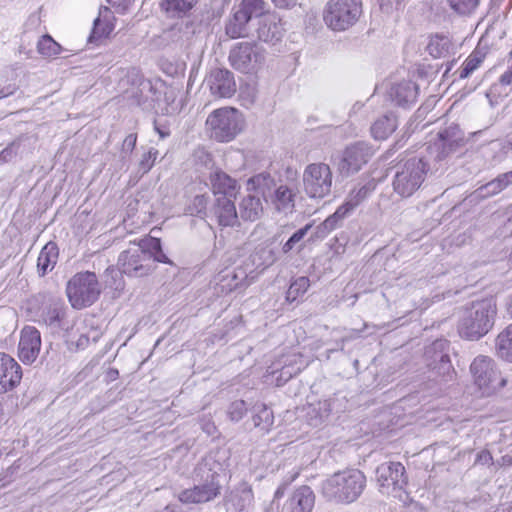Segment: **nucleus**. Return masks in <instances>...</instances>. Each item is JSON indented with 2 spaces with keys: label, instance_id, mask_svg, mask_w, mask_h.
<instances>
[{
  "label": "nucleus",
  "instance_id": "a211bd4d",
  "mask_svg": "<svg viewBox=\"0 0 512 512\" xmlns=\"http://www.w3.org/2000/svg\"><path fill=\"white\" fill-rule=\"evenodd\" d=\"M298 194L297 186L294 184H280L270 193L266 202L281 214L289 215L295 210L296 198Z\"/></svg>",
  "mask_w": 512,
  "mask_h": 512
},
{
  "label": "nucleus",
  "instance_id": "49530a36",
  "mask_svg": "<svg viewBox=\"0 0 512 512\" xmlns=\"http://www.w3.org/2000/svg\"><path fill=\"white\" fill-rule=\"evenodd\" d=\"M38 52L46 57L56 56L61 51V46L49 35H44L38 41Z\"/></svg>",
  "mask_w": 512,
  "mask_h": 512
},
{
  "label": "nucleus",
  "instance_id": "a19ab883",
  "mask_svg": "<svg viewBox=\"0 0 512 512\" xmlns=\"http://www.w3.org/2000/svg\"><path fill=\"white\" fill-rule=\"evenodd\" d=\"M254 427L268 432L274 423L273 411L266 405L256 407V413L252 416Z\"/></svg>",
  "mask_w": 512,
  "mask_h": 512
},
{
  "label": "nucleus",
  "instance_id": "c85d7f7f",
  "mask_svg": "<svg viewBox=\"0 0 512 512\" xmlns=\"http://www.w3.org/2000/svg\"><path fill=\"white\" fill-rule=\"evenodd\" d=\"M59 250L54 242H48L40 251L37 259V270L40 276L52 271L57 263Z\"/></svg>",
  "mask_w": 512,
  "mask_h": 512
},
{
  "label": "nucleus",
  "instance_id": "393cba45",
  "mask_svg": "<svg viewBox=\"0 0 512 512\" xmlns=\"http://www.w3.org/2000/svg\"><path fill=\"white\" fill-rule=\"evenodd\" d=\"M512 187V171L499 174L496 178L477 188L473 195L476 199H487Z\"/></svg>",
  "mask_w": 512,
  "mask_h": 512
},
{
  "label": "nucleus",
  "instance_id": "cd10ccee",
  "mask_svg": "<svg viewBox=\"0 0 512 512\" xmlns=\"http://www.w3.org/2000/svg\"><path fill=\"white\" fill-rule=\"evenodd\" d=\"M113 19L114 16L111 10L108 7H101L98 17L94 20L89 41H98L99 39L109 36L114 29Z\"/></svg>",
  "mask_w": 512,
  "mask_h": 512
},
{
  "label": "nucleus",
  "instance_id": "f03ea898",
  "mask_svg": "<svg viewBox=\"0 0 512 512\" xmlns=\"http://www.w3.org/2000/svg\"><path fill=\"white\" fill-rule=\"evenodd\" d=\"M223 467L213 456L202 459L196 467L199 484L185 489L178 494V499L184 504H200L213 500L220 494Z\"/></svg>",
  "mask_w": 512,
  "mask_h": 512
},
{
  "label": "nucleus",
  "instance_id": "5fc2aeb1",
  "mask_svg": "<svg viewBox=\"0 0 512 512\" xmlns=\"http://www.w3.org/2000/svg\"><path fill=\"white\" fill-rule=\"evenodd\" d=\"M476 464L487 465L493 463V457L488 450H482L477 454Z\"/></svg>",
  "mask_w": 512,
  "mask_h": 512
},
{
  "label": "nucleus",
  "instance_id": "7c9ffc66",
  "mask_svg": "<svg viewBox=\"0 0 512 512\" xmlns=\"http://www.w3.org/2000/svg\"><path fill=\"white\" fill-rule=\"evenodd\" d=\"M239 210L243 220L254 222L261 218L263 205L259 197L248 195L242 199Z\"/></svg>",
  "mask_w": 512,
  "mask_h": 512
},
{
  "label": "nucleus",
  "instance_id": "0e129e2a",
  "mask_svg": "<svg viewBox=\"0 0 512 512\" xmlns=\"http://www.w3.org/2000/svg\"><path fill=\"white\" fill-rule=\"evenodd\" d=\"M89 344V337L85 334H82L79 336L78 340L76 341V348L77 349H85Z\"/></svg>",
  "mask_w": 512,
  "mask_h": 512
},
{
  "label": "nucleus",
  "instance_id": "338daca9",
  "mask_svg": "<svg viewBox=\"0 0 512 512\" xmlns=\"http://www.w3.org/2000/svg\"><path fill=\"white\" fill-rule=\"evenodd\" d=\"M205 430L208 434H212L213 430H215V426L212 425V424H208L206 427H205Z\"/></svg>",
  "mask_w": 512,
  "mask_h": 512
},
{
  "label": "nucleus",
  "instance_id": "5701e85b",
  "mask_svg": "<svg viewBox=\"0 0 512 512\" xmlns=\"http://www.w3.org/2000/svg\"><path fill=\"white\" fill-rule=\"evenodd\" d=\"M235 198L219 196L212 208V215L219 226L233 227L238 223V214L234 204Z\"/></svg>",
  "mask_w": 512,
  "mask_h": 512
},
{
  "label": "nucleus",
  "instance_id": "2f4dec72",
  "mask_svg": "<svg viewBox=\"0 0 512 512\" xmlns=\"http://www.w3.org/2000/svg\"><path fill=\"white\" fill-rule=\"evenodd\" d=\"M397 125V117L394 114H385L372 125V136L377 140H385L396 130Z\"/></svg>",
  "mask_w": 512,
  "mask_h": 512
},
{
  "label": "nucleus",
  "instance_id": "bf43d9fd",
  "mask_svg": "<svg viewBox=\"0 0 512 512\" xmlns=\"http://www.w3.org/2000/svg\"><path fill=\"white\" fill-rule=\"evenodd\" d=\"M277 8L290 9L294 7L298 0H271Z\"/></svg>",
  "mask_w": 512,
  "mask_h": 512
},
{
  "label": "nucleus",
  "instance_id": "9b49d317",
  "mask_svg": "<svg viewBox=\"0 0 512 512\" xmlns=\"http://www.w3.org/2000/svg\"><path fill=\"white\" fill-rule=\"evenodd\" d=\"M332 171L325 163L309 164L303 172L305 193L310 198L322 199L330 194Z\"/></svg>",
  "mask_w": 512,
  "mask_h": 512
},
{
  "label": "nucleus",
  "instance_id": "8fccbe9b",
  "mask_svg": "<svg viewBox=\"0 0 512 512\" xmlns=\"http://www.w3.org/2000/svg\"><path fill=\"white\" fill-rule=\"evenodd\" d=\"M122 272H121V268H115L113 266L111 267H108L106 270H105V273H104V277H105V284L110 287V288H113L115 290H119V289H122L123 288V283H122Z\"/></svg>",
  "mask_w": 512,
  "mask_h": 512
},
{
  "label": "nucleus",
  "instance_id": "6ab92c4d",
  "mask_svg": "<svg viewBox=\"0 0 512 512\" xmlns=\"http://www.w3.org/2000/svg\"><path fill=\"white\" fill-rule=\"evenodd\" d=\"M41 335L40 332L32 326H26L21 331V337L18 346V355L25 364L33 363L40 352Z\"/></svg>",
  "mask_w": 512,
  "mask_h": 512
},
{
  "label": "nucleus",
  "instance_id": "412c9836",
  "mask_svg": "<svg viewBox=\"0 0 512 512\" xmlns=\"http://www.w3.org/2000/svg\"><path fill=\"white\" fill-rule=\"evenodd\" d=\"M254 23L235 7L224 22L225 35L229 39L248 38L252 36Z\"/></svg>",
  "mask_w": 512,
  "mask_h": 512
},
{
  "label": "nucleus",
  "instance_id": "c03bdc74",
  "mask_svg": "<svg viewBox=\"0 0 512 512\" xmlns=\"http://www.w3.org/2000/svg\"><path fill=\"white\" fill-rule=\"evenodd\" d=\"M484 55L479 51L472 52L463 63L459 71V78L464 79L469 77L482 63Z\"/></svg>",
  "mask_w": 512,
  "mask_h": 512
},
{
  "label": "nucleus",
  "instance_id": "37998d69",
  "mask_svg": "<svg viewBox=\"0 0 512 512\" xmlns=\"http://www.w3.org/2000/svg\"><path fill=\"white\" fill-rule=\"evenodd\" d=\"M312 228V224H306L304 227L294 232L291 237L283 244L282 251L284 254L289 253L293 249L297 248L299 251L303 245L301 241L307 235L308 231Z\"/></svg>",
  "mask_w": 512,
  "mask_h": 512
},
{
  "label": "nucleus",
  "instance_id": "f257e3e1",
  "mask_svg": "<svg viewBox=\"0 0 512 512\" xmlns=\"http://www.w3.org/2000/svg\"><path fill=\"white\" fill-rule=\"evenodd\" d=\"M438 139L428 147V157H412L395 166L393 190L400 197H410L422 185L429 171L445 168L453 157L466 150V139L458 125L452 124L438 132Z\"/></svg>",
  "mask_w": 512,
  "mask_h": 512
},
{
  "label": "nucleus",
  "instance_id": "e433bc0d",
  "mask_svg": "<svg viewBox=\"0 0 512 512\" xmlns=\"http://www.w3.org/2000/svg\"><path fill=\"white\" fill-rule=\"evenodd\" d=\"M431 376L443 382L451 381L455 375V370L451 364L449 355H441L440 362L428 366Z\"/></svg>",
  "mask_w": 512,
  "mask_h": 512
},
{
  "label": "nucleus",
  "instance_id": "1a4fd4ad",
  "mask_svg": "<svg viewBox=\"0 0 512 512\" xmlns=\"http://www.w3.org/2000/svg\"><path fill=\"white\" fill-rule=\"evenodd\" d=\"M228 61L237 71L254 73L265 62V51L255 42H240L229 51Z\"/></svg>",
  "mask_w": 512,
  "mask_h": 512
},
{
  "label": "nucleus",
  "instance_id": "6e6552de",
  "mask_svg": "<svg viewBox=\"0 0 512 512\" xmlns=\"http://www.w3.org/2000/svg\"><path fill=\"white\" fill-rule=\"evenodd\" d=\"M206 124L211 136L220 142H228L243 128V119L235 108L225 107L214 110L207 118Z\"/></svg>",
  "mask_w": 512,
  "mask_h": 512
},
{
  "label": "nucleus",
  "instance_id": "39448f33",
  "mask_svg": "<svg viewBox=\"0 0 512 512\" xmlns=\"http://www.w3.org/2000/svg\"><path fill=\"white\" fill-rule=\"evenodd\" d=\"M66 294L73 308L83 309L98 300L101 284L94 272H78L67 282Z\"/></svg>",
  "mask_w": 512,
  "mask_h": 512
},
{
  "label": "nucleus",
  "instance_id": "ea45409f",
  "mask_svg": "<svg viewBox=\"0 0 512 512\" xmlns=\"http://www.w3.org/2000/svg\"><path fill=\"white\" fill-rule=\"evenodd\" d=\"M142 247H144L145 251H148L153 259V267L155 268L154 263L160 262L165 264H172L171 260L166 256V254L162 250L161 241L158 238H148L143 239Z\"/></svg>",
  "mask_w": 512,
  "mask_h": 512
},
{
  "label": "nucleus",
  "instance_id": "3c124183",
  "mask_svg": "<svg viewBox=\"0 0 512 512\" xmlns=\"http://www.w3.org/2000/svg\"><path fill=\"white\" fill-rule=\"evenodd\" d=\"M246 412L247 407L245 401L236 400L229 405L227 414L230 420L238 422L243 418Z\"/></svg>",
  "mask_w": 512,
  "mask_h": 512
},
{
  "label": "nucleus",
  "instance_id": "c9c22d12",
  "mask_svg": "<svg viewBox=\"0 0 512 512\" xmlns=\"http://www.w3.org/2000/svg\"><path fill=\"white\" fill-rule=\"evenodd\" d=\"M198 0H162L161 10L169 17H182L186 15Z\"/></svg>",
  "mask_w": 512,
  "mask_h": 512
},
{
  "label": "nucleus",
  "instance_id": "052dcab7",
  "mask_svg": "<svg viewBox=\"0 0 512 512\" xmlns=\"http://www.w3.org/2000/svg\"><path fill=\"white\" fill-rule=\"evenodd\" d=\"M330 229L325 225V223H320L316 226L314 231V238H324L330 233Z\"/></svg>",
  "mask_w": 512,
  "mask_h": 512
},
{
  "label": "nucleus",
  "instance_id": "2eb2a0df",
  "mask_svg": "<svg viewBox=\"0 0 512 512\" xmlns=\"http://www.w3.org/2000/svg\"><path fill=\"white\" fill-rule=\"evenodd\" d=\"M253 273L248 264L235 268H226L216 278V289L218 293L228 294L232 291L247 287L250 282L248 277Z\"/></svg>",
  "mask_w": 512,
  "mask_h": 512
},
{
  "label": "nucleus",
  "instance_id": "e2e57ef3",
  "mask_svg": "<svg viewBox=\"0 0 512 512\" xmlns=\"http://www.w3.org/2000/svg\"><path fill=\"white\" fill-rule=\"evenodd\" d=\"M107 1L110 4H112L113 6H117L122 9H127L134 2V0H107Z\"/></svg>",
  "mask_w": 512,
  "mask_h": 512
},
{
  "label": "nucleus",
  "instance_id": "dca6fc26",
  "mask_svg": "<svg viewBox=\"0 0 512 512\" xmlns=\"http://www.w3.org/2000/svg\"><path fill=\"white\" fill-rule=\"evenodd\" d=\"M286 32L282 19L269 12L256 22L255 35L260 42L275 45L280 42Z\"/></svg>",
  "mask_w": 512,
  "mask_h": 512
},
{
  "label": "nucleus",
  "instance_id": "4468645a",
  "mask_svg": "<svg viewBox=\"0 0 512 512\" xmlns=\"http://www.w3.org/2000/svg\"><path fill=\"white\" fill-rule=\"evenodd\" d=\"M373 153L372 147L365 142H356L348 146L338 164L340 174L349 176L357 173L369 161Z\"/></svg>",
  "mask_w": 512,
  "mask_h": 512
},
{
  "label": "nucleus",
  "instance_id": "f704fd0d",
  "mask_svg": "<svg viewBox=\"0 0 512 512\" xmlns=\"http://www.w3.org/2000/svg\"><path fill=\"white\" fill-rule=\"evenodd\" d=\"M332 411V402L330 399L319 401L310 405L307 411V419L311 426L317 427L322 424Z\"/></svg>",
  "mask_w": 512,
  "mask_h": 512
},
{
  "label": "nucleus",
  "instance_id": "774afa93",
  "mask_svg": "<svg viewBox=\"0 0 512 512\" xmlns=\"http://www.w3.org/2000/svg\"><path fill=\"white\" fill-rule=\"evenodd\" d=\"M158 132H159L161 138H164L167 136V133H164L163 131L158 130Z\"/></svg>",
  "mask_w": 512,
  "mask_h": 512
},
{
  "label": "nucleus",
  "instance_id": "09e8293b",
  "mask_svg": "<svg viewBox=\"0 0 512 512\" xmlns=\"http://www.w3.org/2000/svg\"><path fill=\"white\" fill-rule=\"evenodd\" d=\"M159 155V151L156 148L151 147L146 153H144L138 163V173L143 176L148 173Z\"/></svg>",
  "mask_w": 512,
  "mask_h": 512
},
{
  "label": "nucleus",
  "instance_id": "680f3d73",
  "mask_svg": "<svg viewBox=\"0 0 512 512\" xmlns=\"http://www.w3.org/2000/svg\"><path fill=\"white\" fill-rule=\"evenodd\" d=\"M17 87L15 85H7L0 89V99L8 97L15 93Z\"/></svg>",
  "mask_w": 512,
  "mask_h": 512
},
{
  "label": "nucleus",
  "instance_id": "aec40b11",
  "mask_svg": "<svg viewBox=\"0 0 512 512\" xmlns=\"http://www.w3.org/2000/svg\"><path fill=\"white\" fill-rule=\"evenodd\" d=\"M21 379V366L10 355L0 352V394L13 390Z\"/></svg>",
  "mask_w": 512,
  "mask_h": 512
},
{
  "label": "nucleus",
  "instance_id": "473e14b6",
  "mask_svg": "<svg viewBox=\"0 0 512 512\" xmlns=\"http://www.w3.org/2000/svg\"><path fill=\"white\" fill-rule=\"evenodd\" d=\"M276 260L274 251L269 247L257 248L247 259L245 264H248L249 269L264 270L271 266Z\"/></svg>",
  "mask_w": 512,
  "mask_h": 512
},
{
  "label": "nucleus",
  "instance_id": "9d476101",
  "mask_svg": "<svg viewBox=\"0 0 512 512\" xmlns=\"http://www.w3.org/2000/svg\"><path fill=\"white\" fill-rule=\"evenodd\" d=\"M117 264L129 277L147 276L154 270L152 256L142 247V241L121 252Z\"/></svg>",
  "mask_w": 512,
  "mask_h": 512
},
{
  "label": "nucleus",
  "instance_id": "864d4df0",
  "mask_svg": "<svg viewBox=\"0 0 512 512\" xmlns=\"http://www.w3.org/2000/svg\"><path fill=\"white\" fill-rule=\"evenodd\" d=\"M137 142V134L136 133H130L126 136V138L123 140L122 148H121V154L122 158H125L126 155H129L133 152Z\"/></svg>",
  "mask_w": 512,
  "mask_h": 512
},
{
  "label": "nucleus",
  "instance_id": "69168bd1",
  "mask_svg": "<svg viewBox=\"0 0 512 512\" xmlns=\"http://www.w3.org/2000/svg\"><path fill=\"white\" fill-rule=\"evenodd\" d=\"M297 476H298V473H294V474L290 477V479H289L287 482H285L284 484H282L281 486H279V487H278V489H277V490H276V492H275V497H281V496L283 495V493H284V489H285V487H286L289 483H291L292 481H294V480H295V478H296Z\"/></svg>",
  "mask_w": 512,
  "mask_h": 512
},
{
  "label": "nucleus",
  "instance_id": "20e7f679",
  "mask_svg": "<svg viewBox=\"0 0 512 512\" xmlns=\"http://www.w3.org/2000/svg\"><path fill=\"white\" fill-rule=\"evenodd\" d=\"M496 314L497 307L493 299L472 302L465 308L459 321L460 336L468 340H479L494 326Z\"/></svg>",
  "mask_w": 512,
  "mask_h": 512
},
{
  "label": "nucleus",
  "instance_id": "4be33fe9",
  "mask_svg": "<svg viewBox=\"0 0 512 512\" xmlns=\"http://www.w3.org/2000/svg\"><path fill=\"white\" fill-rule=\"evenodd\" d=\"M419 87L412 81H402L391 85L387 95L391 102L400 107H407L417 100Z\"/></svg>",
  "mask_w": 512,
  "mask_h": 512
},
{
  "label": "nucleus",
  "instance_id": "b1692460",
  "mask_svg": "<svg viewBox=\"0 0 512 512\" xmlns=\"http://www.w3.org/2000/svg\"><path fill=\"white\" fill-rule=\"evenodd\" d=\"M210 182L212 191L216 198L219 196L236 198L240 189V186L235 179L219 169L210 174Z\"/></svg>",
  "mask_w": 512,
  "mask_h": 512
},
{
  "label": "nucleus",
  "instance_id": "6e6d98bb",
  "mask_svg": "<svg viewBox=\"0 0 512 512\" xmlns=\"http://www.w3.org/2000/svg\"><path fill=\"white\" fill-rule=\"evenodd\" d=\"M206 205H207V198L205 195H197L194 198L193 206H194L197 214L200 215L203 212V210L206 208Z\"/></svg>",
  "mask_w": 512,
  "mask_h": 512
},
{
  "label": "nucleus",
  "instance_id": "79ce46f5",
  "mask_svg": "<svg viewBox=\"0 0 512 512\" xmlns=\"http://www.w3.org/2000/svg\"><path fill=\"white\" fill-rule=\"evenodd\" d=\"M448 348V342L443 339L434 341L430 346L425 349V358L427 360V366L440 362L441 355H449L446 350Z\"/></svg>",
  "mask_w": 512,
  "mask_h": 512
},
{
  "label": "nucleus",
  "instance_id": "423d86ee",
  "mask_svg": "<svg viewBox=\"0 0 512 512\" xmlns=\"http://www.w3.org/2000/svg\"><path fill=\"white\" fill-rule=\"evenodd\" d=\"M470 373L474 384L483 395H491L506 385L495 360L486 355L476 356L470 364Z\"/></svg>",
  "mask_w": 512,
  "mask_h": 512
},
{
  "label": "nucleus",
  "instance_id": "c756f323",
  "mask_svg": "<svg viewBox=\"0 0 512 512\" xmlns=\"http://www.w3.org/2000/svg\"><path fill=\"white\" fill-rule=\"evenodd\" d=\"M247 185L248 190L260 193L266 201L276 188L277 183L270 173L262 172L249 178Z\"/></svg>",
  "mask_w": 512,
  "mask_h": 512
},
{
  "label": "nucleus",
  "instance_id": "4c0bfd02",
  "mask_svg": "<svg viewBox=\"0 0 512 512\" xmlns=\"http://www.w3.org/2000/svg\"><path fill=\"white\" fill-rule=\"evenodd\" d=\"M253 22H258L259 18L268 14L266 11V2L264 0H242L238 6H235Z\"/></svg>",
  "mask_w": 512,
  "mask_h": 512
},
{
  "label": "nucleus",
  "instance_id": "4d7b16f0",
  "mask_svg": "<svg viewBox=\"0 0 512 512\" xmlns=\"http://www.w3.org/2000/svg\"><path fill=\"white\" fill-rule=\"evenodd\" d=\"M16 155V151L14 150L13 146L6 147L1 153H0V161L1 162H9L12 160V158Z\"/></svg>",
  "mask_w": 512,
  "mask_h": 512
},
{
  "label": "nucleus",
  "instance_id": "58836bf2",
  "mask_svg": "<svg viewBox=\"0 0 512 512\" xmlns=\"http://www.w3.org/2000/svg\"><path fill=\"white\" fill-rule=\"evenodd\" d=\"M452 43L449 37L444 35H434L430 38L427 45L428 53L434 58L445 57L450 53Z\"/></svg>",
  "mask_w": 512,
  "mask_h": 512
},
{
  "label": "nucleus",
  "instance_id": "de8ad7c7",
  "mask_svg": "<svg viewBox=\"0 0 512 512\" xmlns=\"http://www.w3.org/2000/svg\"><path fill=\"white\" fill-rule=\"evenodd\" d=\"M310 286V281L307 277H299L291 283L286 299L290 302L295 301L298 296L304 294Z\"/></svg>",
  "mask_w": 512,
  "mask_h": 512
},
{
  "label": "nucleus",
  "instance_id": "f3484780",
  "mask_svg": "<svg viewBox=\"0 0 512 512\" xmlns=\"http://www.w3.org/2000/svg\"><path fill=\"white\" fill-rule=\"evenodd\" d=\"M211 94L217 98H229L236 92L234 74L225 68L211 70L205 79Z\"/></svg>",
  "mask_w": 512,
  "mask_h": 512
},
{
  "label": "nucleus",
  "instance_id": "13d9d810",
  "mask_svg": "<svg viewBox=\"0 0 512 512\" xmlns=\"http://www.w3.org/2000/svg\"><path fill=\"white\" fill-rule=\"evenodd\" d=\"M512 84V67L503 73L499 78V85L501 87H508Z\"/></svg>",
  "mask_w": 512,
  "mask_h": 512
},
{
  "label": "nucleus",
  "instance_id": "a878e982",
  "mask_svg": "<svg viewBox=\"0 0 512 512\" xmlns=\"http://www.w3.org/2000/svg\"><path fill=\"white\" fill-rule=\"evenodd\" d=\"M315 504V495L309 486H301L294 491L288 501L291 512H311Z\"/></svg>",
  "mask_w": 512,
  "mask_h": 512
},
{
  "label": "nucleus",
  "instance_id": "7ed1b4c3",
  "mask_svg": "<svg viewBox=\"0 0 512 512\" xmlns=\"http://www.w3.org/2000/svg\"><path fill=\"white\" fill-rule=\"evenodd\" d=\"M366 487V476L358 469H346L331 475L321 484V494L327 501L339 504L355 502Z\"/></svg>",
  "mask_w": 512,
  "mask_h": 512
},
{
  "label": "nucleus",
  "instance_id": "f8f14e48",
  "mask_svg": "<svg viewBox=\"0 0 512 512\" xmlns=\"http://www.w3.org/2000/svg\"><path fill=\"white\" fill-rule=\"evenodd\" d=\"M379 491L382 494H392L401 497V492L407 485L405 467L400 462H385L380 464L375 471Z\"/></svg>",
  "mask_w": 512,
  "mask_h": 512
},
{
  "label": "nucleus",
  "instance_id": "ddd939ff",
  "mask_svg": "<svg viewBox=\"0 0 512 512\" xmlns=\"http://www.w3.org/2000/svg\"><path fill=\"white\" fill-rule=\"evenodd\" d=\"M38 321L52 334L68 332L73 327L72 321L68 318V308L62 300H50L42 308Z\"/></svg>",
  "mask_w": 512,
  "mask_h": 512
},
{
  "label": "nucleus",
  "instance_id": "a18cd8bd",
  "mask_svg": "<svg viewBox=\"0 0 512 512\" xmlns=\"http://www.w3.org/2000/svg\"><path fill=\"white\" fill-rule=\"evenodd\" d=\"M450 8L459 15L467 16L472 14L480 4L481 0H447Z\"/></svg>",
  "mask_w": 512,
  "mask_h": 512
},
{
  "label": "nucleus",
  "instance_id": "72a5a7b5",
  "mask_svg": "<svg viewBox=\"0 0 512 512\" xmlns=\"http://www.w3.org/2000/svg\"><path fill=\"white\" fill-rule=\"evenodd\" d=\"M495 351L502 360L512 362V324L504 328L496 337Z\"/></svg>",
  "mask_w": 512,
  "mask_h": 512
},
{
  "label": "nucleus",
  "instance_id": "bb28decb",
  "mask_svg": "<svg viewBox=\"0 0 512 512\" xmlns=\"http://www.w3.org/2000/svg\"><path fill=\"white\" fill-rule=\"evenodd\" d=\"M376 188V181L370 179L365 183H359L347 196L346 201L341 205L348 214H350L358 205H360Z\"/></svg>",
  "mask_w": 512,
  "mask_h": 512
},
{
  "label": "nucleus",
  "instance_id": "0eeeda50",
  "mask_svg": "<svg viewBox=\"0 0 512 512\" xmlns=\"http://www.w3.org/2000/svg\"><path fill=\"white\" fill-rule=\"evenodd\" d=\"M362 14L360 0H330L324 9L323 20L334 31L352 27Z\"/></svg>",
  "mask_w": 512,
  "mask_h": 512
},
{
  "label": "nucleus",
  "instance_id": "603ef678",
  "mask_svg": "<svg viewBox=\"0 0 512 512\" xmlns=\"http://www.w3.org/2000/svg\"><path fill=\"white\" fill-rule=\"evenodd\" d=\"M347 215L348 213L340 206L332 215L324 220L323 223H325L330 231H333L338 227L339 222H341Z\"/></svg>",
  "mask_w": 512,
  "mask_h": 512
}]
</instances>
